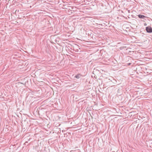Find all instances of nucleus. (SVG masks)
I'll list each match as a JSON object with an SVG mask.
<instances>
[{"mask_svg": "<svg viewBox=\"0 0 152 152\" xmlns=\"http://www.w3.org/2000/svg\"><path fill=\"white\" fill-rule=\"evenodd\" d=\"M144 25L145 26L147 25V24L146 23H145Z\"/></svg>", "mask_w": 152, "mask_h": 152, "instance_id": "obj_5", "label": "nucleus"}, {"mask_svg": "<svg viewBox=\"0 0 152 152\" xmlns=\"http://www.w3.org/2000/svg\"><path fill=\"white\" fill-rule=\"evenodd\" d=\"M145 30L148 33L152 32V28L150 26H148L146 27Z\"/></svg>", "mask_w": 152, "mask_h": 152, "instance_id": "obj_1", "label": "nucleus"}, {"mask_svg": "<svg viewBox=\"0 0 152 152\" xmlns=\"http://www.w3.org/2000/svg\"><path fill=\"white\" fill-rule=\"evenodd\" d=\"M90 1V0H84V2H85V3H87V1Z\"/></svg>", "mask_w": 152, "mask_h": 152, "instance_id": "obj_4", "label": "nucleus"}, {"mask_svg": "<svg viewBox=\"0 0 152 152\" xmlns=\"http://www.w3.org/2000/svg\"><path fill=\"white\" fill-rule=\"evenodd\" d=\"M138 17L140 18H145L146 17L144 15H138Z\"/></svg>", "mask_w": 152, "mask_h": 152, "instance_id": "obj_2", "label": "nucleus"}, {"mask_svg": "<svg viewBox=\"0 0 152 152\" xmlns=\"http://www.w3.org/2000/svg\"><path fill=\"white\" fill-rule=\"evenodd\" d=\"M80 77V75H77L75 76V77L77 78H79Z\"/></svg>", "mask_w": 152, "mask_h": 152, "instance_id": "obj_3", "label": "nucleus"}, {"mask_svg": "<svg viewBox=\"0 0 152 152\" xmlns=\"http://www.w3.org/2000/svg\"><path fill=\"white\" fill-rule=\"evenodd\" d=\"M88 4V3L87 4Z\"/></svg>", "mask_w": 152, "mask_h": 152, "instance_id": "obj_6", "label": "nucleus"}]
</instances>
